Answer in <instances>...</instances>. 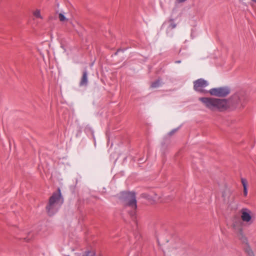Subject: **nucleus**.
Returning a JSON list of instances; mask_svg holds the SVG:
<instances>
[{
  "label": "nucleus",
  "mask_w": 256,
  "mask_h": 256,
  "mask_svg": "<svg viewBox=\"0 0 256 256\" xmlns=\"http://www.w3.org/2000/svg\"><path fill=\"white\" fill-rule=\"evenodd\" d=\"M199 100L208 109L222 111L228 108V102L226 99L213 98H200Z\"/></svg>",
  "instance_id": "1"
},
{
  "label": "nucleus",
  "mask_w": 256,
  "mask_h": 256,
  "mask_svg": "<svg viewBox=\"0 0 256 256\" xmlns=\"http://www.w3.org/2000/svg\"><path fill=\"white\" fill-rule=\"evenodd\" d=\"M63 203L60 190L58 192L54 193L50 198L48 204L46 209L49 214L52 215L56 212Z\"/></svg>",
  "instance_id": "2"
},
{
  "label": "nucleus",
  "mask_w": 256,
  "mask_h": 256,
  "mask_svg": "<svg viewBox=\"0 0 256 256\" xmlns=\"http://www.w3.org/2000/svg\"><path fill=\"white\" fill-rule=\"evenodd\" d=\"M122 195L126 205L135 210L136 208V200L134 194L132 192H124Z\"/></svg>",
  "instance_id": "3"
},
{
  "label": "nucleus",
  "mask_w": 256,
  "mask_h": 256,
  "mask_svg": "<svg viewBox=\"0 0 256 256\" xmlns=\"http://www.w3.org/2000/svg\"><path fill=\"white\" fill-rule=\"evenodd\" d=\"M208 92L215 96L224 97L230 94V90L226 86L218 87L210 89Z\"/></svg>",
  "instance_id": "4"
},
{
  "label": "nucleus",
  "mask_w": 256,
  "mask_h": 256,
  "mask_svg": "<svg viewBox=\"0 0 256 256\" xmlns=\"http://www.w3.org/2000/svg\"><path fill=\"white\" fill-rule=\"evenodd\" d=\"M208 82L200 78L194 82V88L195 90L202 93L208 92L205 88L208 86Z\"/></svg>",
  "instance_id": "5"
},
{
  "label": "nucleus",
  "mask_w": 256,
  "mask_h": 256,
  "mask_svg": "<svg viewBox=\"0 0 256 256\" xmlns=\"http://www.w3.org/2000/svg\"><path fill=\"white\" fill-rule=\"evenodd\" d=\"M228 102V108L232 107L234 108H240L243 107L242 104V97L236 94L232 96L230 99L226 100Z\"/></svg>",
  "instance_id": "6"
},
{
  "label": "nucleus",
  "mask_w": 256,
  "mask_h": 256,
  "mask_svg": "<svg viewBox=\"0 0 256 256\" xmlns=\"http://www.w3.org/2000/svg\"><path fill=\"white\" fill-rule=\"evenodd\" d=\"M68 256H96V254L94 250L88 248L83 251L74 252Z\"/></svg>",
  "instance_id": "7"
},
{
  "label": "nucleus",
  "mask_w": 256,
  "mask_h": 256,
  "mask_svg": "<svg viewBox=\"0 0 256 256\" xmlns=\"http://www.w3.org/2000/svg\"><path fill=\"white\" fill-rule=\"evenodd\" d=\"M250 212L246 208H242L241 210V218L244 222H248L250 221L252 216Z\"/></svg>",
  "instance_id": "8"
},
{
  "label": "nucleus",
  "mask_w": 256,
  "mask_h": 256,
  "mask_svg": "<svg viewBox=\"0 0 256 256\" xmlns=\"http://www.w3.org/2000/svg\"><path fill=\"white\" fill-rule=\"evenodd\" d=\"M88 74L86 72H83L82 76L81 78L80 82V86H86L88 84Z\"/></svg>",
  "instance_id": "9"
},
{
  "label": "nucleus",
  "mask_w": 256,
  "mask_h": 256,
  "mask_svg": "<svg viewBox=\"0 0 256 256\" xmlns=\"http://www.w3.org/2000/svg\"><path fill=\"white\" fill-rule=\"evenodd\" d=\"M66 13L64 12H61L58 14V18L62 22H66L68 18L66 16Z\"/></svg>",
  "instance_id": "10"
},
{
  "label": "nucleus",
  "mask_w": 256,
  "mask_h": 256,
  "mask_svg": "<svg viewBox=\"0 0 256 256\" xmlns=\"http://www.w3.org/2000/svg\"><path fill=\"white\" fill-rule=\"evenodd\" d=\"M33 15L36 18L42 19V16H41L40 11V10H36L33 12Z\"/></svg>",
  "instance_id": "11"
},
{
  "label": "nucleus",
  "mask_w": 256,
  "mask_h": 256,
  "mask_svg": "<svg viewBox=\"0 0 256 256\" xmlns=\"http://www.w3.org/2000/svg\"><path fill=\"white\" fill-rule=\"evenodd\" d=\"M241 182H242V184L243 188H247L248 182H247V180H246V179H245L244 178H242Z\"/></svg>",
  "instance_id": "12"
},
{
  "label": "nucleus",
  "mask_w": 256,
  "mask_h": 256,
  "mask_svg": "<svg viewBox=\"0 0 256 256\" xmlns=\"http://www.w3.org/2000/svg\"><path fill=\"white\" fill-rule=\"evenodd\" d=\"M238 230H239V234H238V236H239V238H241V239H244V240H246V238L244 236L243 234H242V228H238Z\"/></svg>",
  "instance_id": "13"
},
{
  "label": "nucleus",
  "mask_w": 256,
  "mask_h": 256,
  "mask_svg": "<svg viewBox=\"0 0 256 256\" xmlns=\"http://www.w3.org/2000/svg\"><path fill=\"white\" fill-rule=\"evenodd\" d=\"M246 252H247L248 254V256H254V254L253 252L250 248H248L246 249Z\"/></svg>",
  "instance_id": "14"
},
{
  "label": "nucleus",
  "mask_w": 256,
  "mask_h": 256,
  "mask_svg": "<svg viewBox=\"0 0 256 256\" xmlns=\"http://www.w3.org/2000/svg\"><path fill=\"white\" fill-rule=\"evenodd\" d=\"M176 24H175L173 22H172L168 26V28L174 29V28H176Z\"/></svg>",
  "instance_id": "15"
},
{
  "label": "nucleus",
  "mask_w": 256,
  "mask_h": 256,
  "mask_svg": "<svg viewBox=\"0 0 256 256\" xmlns=\"http://www.w3.org/2000/svg\"><path fill=\"white\" fill-rule=\"evenodd\" d=\"M159 83H160L159 81L154 82L152 84L151 86L152 88H156V87H158L159 86Z\"/></svg>",
  "instance_id": "16"
},
{
  "label": "nucleus",
  "mask_w": 256,
  "mask_h": 256,
  "mask_svg": "<svg viewBox=\"0 0 256 256\" xmlns=\"http://www.w3.org/2000/svg\"><path fill=\"white\" fill-rule=\"evenodd\" d=\"M177 131V130L176 129H174L172 130H171L168 134L170 136H172V134H174Z\"/></svg>",
  "instance_id": "17"
},
{
  "label": "nucleus",
  "mask_w": 256,
  "mask_h": 256,
  "mask_svg": "<svg viewBox=\"0 0 256 256\" xmlns=\"http://www.w3.org/2000/svg\"><path fill=\"white\" fill-rule=\"evenodd\" d=\"M244 194L245 196H246L248 194V190L247 188H244Z\"/></svg>",
  "instance_id": "18"
},
{
  "label": "nucleus",
  "mask_w": 256,
  "mask_h": 256,
  "mask_svg": "<svg viewBox=\"0 0 256 256\" xmlns=\"http://www.w3.org/2000/svg\"><path fill=\"white\" fill-rule=\"evenodd\" d=\"M187 0H176V1L180 4V3H184V2H186Z\"/></svg>",
  "instance_id": "19"
},
{
  "label": "nucleus",
  "mask_w": 256,
  "mask_h": 256,
  "mask_svg": "<svg viewBox=\"0 0 256 256\" xmlns=\"http://www.w3.org/2000/svg\"><path fill=\"white\" fill-rule=\"evenodd\" d=\"M233 226H234V227L235 228H236V222L234 223V224H233Z\"/></svg>",
  "instance_id": "20"
},
{
  "label": "nucleus",
  "mask_w": 256,
  "mask_h": 256,
  "mask_svg": "<svg viewBox=\"0 0 256 256\" xmlns=\"http://www.w3.org/2000/svg\"><path fill=\"white\" fill-rule=\"evenodd\" d=\"M176 63H178V64H179V63H180L181 62V61L180 60H178V61H176Z\"/></svg>",
  "instance_id": "21"
},
{
  "label": "nucleus",
  "mask_w": 256,
  "mask_h": 256,
  "mask_svg": "<svg viewBox=\"0 0 256 256\" xmlns=\"http://www.w3.org/2000/svg\"><path fill=\"white\" fill-rule=\"evenodd\" d=\"M251 0L256 4V0Z\"/></svg>",
  "instance_id": "22"
},
{
  "label": "nucleus",
  "mask_w": 256,
  "mask_h": 256,
  "mask_svg": "<svg viewBox=\"0 0 256 256\" xmlns=\"http://www.w3.org/2000/svg\"><path fill=\"white\" fill-rule=\"evenodd\" d=\"M70 24H72V27H73V28H74V26L73 24H72V22H70Z\"/></svg>",
  "instance_id": "23"
}]
</instances>
